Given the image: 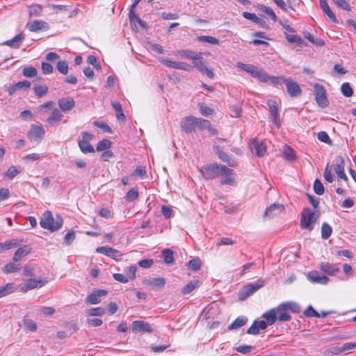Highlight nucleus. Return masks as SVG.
<instances>
[{
	"instance_id": "1",
	"label": "nucleus",
	"mask_w": 356,
	"mask_h": 356,
	"mask_svg": "<svg viewBox=\"0 0 356 356\" xmlns=\"http://www.w3.org/2000/svg\"><path fill=\"white\" fill-rule=\"evenodd\" d=\"M40 226L45 229L51 232L58 230L63 225V218L60 216L56 215L54 218L52 213L49 211H46L43 213V217L40 221Z\"/></svg>"
},
{
	"instance_id": "2",
	"label": "nucleus",
	"mask_w": 356,
	"mask_h": 356,
	"mask_svg": "<svg viewBox=\"0 0 356 356\" xmlns=\"http://www.w3.org/2000/svg\"><path fill=\"white\" fill-rule=\"evenodd\" d=\"M236 66L241 70L249 73L253 77L257 78L259 81H265V77H266V72L262 69L253 65L245 64L241 62H238Z\"/></svg>"
},
{
	"instance_id": "3",
	"label": "nucleus",
	"mask_w": 356,
	"mask_h": 356,
	"mask_svg": "<svg viewBox=\"0 0 356 356\" xmlns=\"http://www.w3.org/2000/svg\"><path fill=\"white\" fill-rule=\"evenodd\" d=\"M224 165L211 163L202 166L200 172L206 179H213L220 176Z\"/></svg>"
},
{
	"instance_id": "4",
	"label": "nucleus",
	"mask_w": 356,
	"mask_h": 356,
	"mask_svg": "<svg viewBox=\"0 0 356 356\" xmlns=\"http://www.w3.org/2000/svg\"><path fill=\"white\" fill-rule=\"evenodd\" d=\"M317 217L315 212L312 211L309 208H305L301 213L300 227L302 229H307L312 231L314 228L312 224L316 220Z\"/></svg>"
},
{
	"instance_id": "5",
	"label": "nucleus",
	"mask_w": 356,
	"mask_h": 356,
	"mask_svg": "<svg viewBox=\"0 0 356 356\" xmlns=\"http://www.w3.org/2000/svg\"><path fill=\"white\" fill-rule=\"evenodd\" d=\"M265 281L263 280H259L254 283L248 284L243 287L239 291L238 298L240 300H244L246 298L252 295L258 289L262 287L264 284Z\"/></svg>"
},
{
	"instance_id": "6",
	"label": "nucleus",
	"mask_w": 356,
	"mask_h": 356,
	"mask_svg": "<svg viewBox=\"0 0 356 356\" xmlns=\"http://www.w3.org/2000/svg\"><path fill=\"white\" fill-rule=\"evenodd\" d=\"M314 92L315 95V100L318 106L321 108L327 107L329 102L324 86L317 83H314Z\"/></svg>"
},
{
	"instance_id": "7",
	"label": "nucleus",
	"mask_w": 356,
	"mask_h": 356,
	"mask_svg": "<svg viewBox=\"0 0 356 356\" xmlns=\"http://www.w3.org/2000/svg\"><path fill=\"white\" fill-rule=\"evenodd\" d=\"M234 175V173L232 169L227 168L226 165H223L222 168V172L220 175V176L222 177L220 180V184L221 185L227 184L234 186L235 184Z\"/></svg>"
},
{
	"instance_id": "8",
	"label": "nucleus",
	"mask_w": 356,
	"mask_h": 356,
	"mask_svg": "<svg viewBox=\"0 0 356 356\" xmlns=\"http://www.w3.org/2000/svg\"><path fill=\"white\" fill-rule=\"evenodd\" d=\"M249 148L253 154L259 157L263 156L266 152V147L264 143L254 138L250 140Z\"/></svg>"
},
{
	"instance_id": "9",
	"label": "nucleus",
	"mask_w": 356,
	"mask_h": 356,
	"mask_svg": "<svg viewBox=\"0 0 356 356\" xmlns=\"http://www.w3.org/2000/svg\"><path fill=\"white\" fill-rule=\"evenodd\" d=\"M334 171L338 177L345 181L348 180V177L344 173V159L341 156H337L334 160Z\"/></svg>"
},
{
	"instance_id": "10",
	"label": "nucleus",
	"mask_w": 356,
	"mask_h": 356,
	"mask_svg": "<svg viewBox=\"0 0 356 356\" xmlns=\"http://www.w3.org/2000/svg\"><path fill=\"white\" fill-rule=\"evenodd\" d=\"M48 280L45 277H40L39 279H29L22 286V290L24 291H27L37 287H41L46 284Z\"/></svg>"
},
{
	"instance_id": "11",
	"label": "nucleus",
	"mask_w": 356,
	"mask_h": 356,
	"mask_svg": "<svg viewBox=\"0 0 356 356\" xmlns=\"http://www.w3.org/2000/svg\"><path fill=\"white\" fill-rule=\"evenodd\" d=\"M107 291L104 289H96L89 294L85 299L86 304L96 305L101 302V298L107 295Z\"/></svg>"
},
{
	"instance_id": "12",
	"label": "nucleus",
	"mask_w": 356,
	"mask_h": 356,
	"mask_svg": "<svg viewBox=\"0 0 356 356\" xmlns=\"http://www.w3.org/2000/svg\"><path fill=\"white\" fill-rule=\"evenodd\" d=\"M176 56L181 58H188L196 61L197 60H202V54L201 52H195L189 49L179 50L175 53Z\"/></svg>"
},
{
	"instance_id": "13",
	"label": "nucleus",
	"mask_w": 356,
	"mask_h": 356,
	"mask_svg": "<svg viewBox=\"0 0 356 356\" xmlns=\"http://www.w3.org/2000/svg\"><path fill=\"white\" fill-rule=\"evenodd\" d=\"M161 63L168 67L183 70L185 71H190L193 67L191 65L186 63L173 61L165 58L162 59Z\"/></svg>"
},
{
	"instance_id": "14",
	"label": "nucleus",
	"mask_w": 356,
	"mask_h": 356,
	"mask_svg": "<svg viewBox=\"0 0 356 356\" xmlns=\"http://www.w3.org/2000/svg\"><path fill=\"white\" fill-rule=\"evenodd\" d=\"M288 93L291 97L300 96L302 93V90L299 85L291 79H287L285 82Z\"/></svg>"
},
{
	"instance_id": "15",
	"label": "nucleus",
	"mask_w": 356,
	"mask_h": 356,
	"mask_svg": "<svg viewBox=\"0 0 356 356\" xmlns=\"http://www.w3.org/2000/svg\"><path fill=\"white\" fill-rule=\"evenodd\" d=\"M213 149L222 161L227 163L228 165L232 167L236 165V161L235 159L230 157L227 154L224 152L219 146L213 145Z\"/></svg>"
},
{
	"instance_id": "16",
	"label": "nucleus",
	"mask_w": 356,
	"mask_h": 356,
	"mask_svg": "<svg viewBox=\"0 0 356 356\" xmlns=\"http://www.w3.org/2000/svg\"><path fill=\"white\" fill-rule=\"evenodd\" d=\"M26 28L31 32H38L41 30H47L49 29V24L44 21L35 19L27 23Z\"/></svg>"
},
{
	"instance_id": "17",
	"label": "nucleus",
	"mask_w": 356,
	"mask_h": 356,
	"mask_svg": "<svg viewBox=\"0 0 356 356\" xmlns=\"http://www.w3.org/2000/svg\"><path fill=\"white\" fill-rule=\"evenodd\" d=\"M180 126L181 129L186 133H191L195 131V117L194 116H188L184 118L181 123Z\"/></svg>"
},
{
	"instance_id": "18",
	"label": "nucleus",
	"mask_w": 356,
	"mask_h": 356,
	"mask_svg": "<svg viewBox=\"0 0 356 356\" xmlns=\"http://www.w3.org/2000/svg\"><path fill=\"white\" fill-rule=\"evenodd\" d=\"M307 278L313 283H318L322 284H326L329 281V278L327 276L321 275L318 271L316 270L309 272L307 275Z\"/></svg>"
},
{
	"instance_id": "19",
	"label": "nucleus",
	"mask_w": 356,
	"mask_h": 356,
	"mask_svg": "<svg viewBox=\"0 0 356 356\" xmlns=\"http://www.w3.org/2000/svg\"><path fill=\"white\" fill-rule=\"evenodd\" d=\"M131 329L133 331L136 332H145L148 333H152L153 332V329L151 325L148 323L143 321H135L132 322Z\"/></svg>"
},
{
	"instance_id": "20",
	"label": "nucleus",
	"mask_w": 356,
	"mask_h": 356,
	"mask_svg": "<svg viewBox=\"0 0 356 356\" xmlns=\"http://www.w3.org/2000/svg\"><path fill=\"white\" fill-rule=\"evenodd\" d=\"M267 105L269 107L270 115L273 119V122L276 126H280V121H279V113H278V108L277 102L274 100H268L267 102Z\"/></svg>"
},
{
	"instance_id": "21",
	"label": "nucleus",
	"mask_w": 356,
	"mask_h": 356,
	"mask_svg": "<svg viewBox=\"0 0 356 356\" xmlns=\"http://www.w3.org/2000/svg\"><path fill=\"white\" fill-rule=\"evenodd\" d=\"M193 67H195L202 74H206L209 79H213L214 77V73L212 70L206 66L202 60H197L193 62Z\"/></svg>"
},
{
	"instance_id": "22",
	"label": "nucleus",
	"mask_w": 356,
	"mask_h": 356,
	"mask_svg": "<svg viewBox=\"0 0 356 356\" xmlns=\"http://www.w3.org/2000/svg\"><path fill=\"white\" fill-rule=\"evenodd\" d=\"M143 283L152 286V289H163L165 284V280L163 277L149 278L143 280Z\"/></svg>"
},
{
	"instance_id": "23",
	"label": "nucleus",
	"mask_w": 356,
	"mask_h": 356,
	"mask_svg": "<svg viewBox=\"0 0 356 356\" xmlns=\"http://www.w3.org/2000/svg\"><path fill=\"white\" fill-rule=\"evenodd\" d=\"M276 317L277 320L280 322L289 321L291 319V316L286 312V309L284 305L282 303L279 305L276 308Z\"/></svg>"
},
{
	"instance_id": "24",
	"label": "nucleus",
	"mask_w": 356,
	"mask_h": 356,
	"mask_svg": "<svg viewBox=\"0 0 356 356\" xmlns=\"http://www.w3.org/2000/svg\"><path fill=\"white\" fill-rule=\"evenodd\" d=\"M243 17L245 19H250V20L252 21L254 24H257L261 28H264V29L268 28L266 21L264 20L263 19L258 17L254 13H248V12H243Z\"/></svg>"
},
{
	"instance_id": "25",
	"label": "nucleus",
	"mask_w": 356,
	"mask_h": 356,
	"mask_svg": "<svg viewBox=\"0 0 356 356\" xmlns=\"http://www.w3.org/2000/svg\"><path fill=\"white\" fill-rule=\"evenodd\" d=\"M31 87V83L28 81H19L7 88V91L10 95H13L16 91L22 89H29Z\"/></svg>"
},
{
	"instance_id": "26",
	"label": "nucleus",
	"mask_w": 356,
	"mask_h": 356,
	"mask_svg": "<svg viewBox=\"0 0 356 356\" xmlns=\"http://www.w3.org/2000/svg\"><path fill=\"white\" fill-rule=\"evenodd\" d=\"M58 104L61 111L67 112L74 106L75 102L71 97L61 98L58 100Z\"/></svg>"
},
{
	"instance_id": "27",
	"label": "nucleus",
	"mask_w": 356,
	"mask_h": 356,
	"mask_svg": "<svg viewBox=\"0 0 356 356\" xmlns=\"http://www.w3.org/2000/svg\"><path fill=\"white\" fill-rule=\"evenodd\" d=\"M284 207L281 204H273L266 208L264 213L265 217L272 218L277 214V212H282Z\"/></svg>"
},
{
	"instance_id": "28",
	"label": "nucleus",
	"mask_w": 356,
	"mask_h": 356,
	"mask_svg": "<svg viewBox=\"0 0 356 356\" xmlns=\"http://www.w3.org/2000/svg\"><path fill=\"white\" fill-rule=\"evenodd\" d=\"M321 8L332 22H337L334 13L330 8L326 0H319Z\"/></svg>"
},
{
	"instance_id": "29",
	"label": "nucleus",
	"mask_w": 356,
	"mask_h": 356,
	"mask_svg": "<svg viewBox=\"0 0 356 356\" xmlns=\"http://www.w3.org/2000/svg\"><path fill=\"white\" fill-rule=\"evenodd\" d=\"M321 270L323 273L332 276L336 275L340 270L339 268H338L335 264L329 263H322L321 264Z\"/></svg>"
},
{
	"instance_id": "30",
	"label": "nucleus",
	"mask_w": 356,
	"mask_h": 356,
	"mask_svg": "<svg viewBox=\"0 0 356 356\" xmlns=\"http://www.w3.org/2000/svg\"><path fill=\"white\" fill-rule=\"evenodd\" d=\"M31 252V248L28 245H24L19 248L15 252L13 260L14 261H21L25 256Z\"/></svg>"
},
{
	"instance_id": "31",
	"label": "nucleus",
	"mask_w": 356,
	"mask_h": 356,
	"mask_svg": "<svg viewBox=\"0 0 356 356\" xmlns=\"http://www.w3.org/2000/svg\"><path fill=\"white\" fill-rule=\"evenodd\" d=\"M44 134V130L41 126L33 125L29 131V137L31 140H38Z\"/></svg>"
},
{
	"instance_id": "32",
	"label": "nucleus",
	"mask_w": 356,
	"mask_h": 356,
	"mask_svg": "<svg viewBox=\"0 0 356 356\" xmlns=\"http://www.w3.org/2000/svg\"><path fill=\"white\" fill-rule=\"evenodd\" d=\"M265 81H262L263 83H266L268 81H270V83L276 87H279L280 86H282V83L285 84L286 80L287 79H285L284 76H270L267 73H266Z\"/></svg>"
},
{
	"instance_id": "33",
	"label": "nucleus",
	"mask_w": 356,
	"mask_h": 356,
	"mask_svg": "<svg viewBox=\"0 0 356 356\" xmlns=\"http://www.w3.org/2000/svg\"><path fill=\"white\" fill-rule=\"evenodd\" d=\"M24 39V35L23 33H19L15 36L13 39L4 42L3 44H6L13 48H18L19 47Z\"/></svg>"
},
{
	"instance_id": "34",
	"label": "nucleus",
	"mask_w": 356,
	"mask_h": 356,
	"mask_svg": "<svg viewBox=\"0 0 356 356\" xmlns=\"http://www.w3.org/2000/svg\"><path fill=\"white\" fill-rule=\"evenodd\" d=\"M248 322V318L245 316H241L235 319L232 323L228 326V330H237L239 327L243 326Z\"/></svg>"
},
{
	"instance_id": "35",
	"label": "nucleus",
	"mask_w": 356,
	"mask_h": 356,
	"mask_svg": "<svg viewBox=\"0 0 356 356\" xmlns=\"http://www.w3.org/2000/svg\"><path fill=\"white\" fill-rule=\"evenodd\" d=\"M262 317L266 319L269 325L274 324L277 321L276 309L274 308L267 311L262 315Z\"/></svg>"
},
{
	"instance_id": "36",
	"label": "nucleus",
	"mask_w": 356,
	"mask_h": 356,
	"mask_svg": "<svg viewBox=\"0 0 356 356\" xmlns=\"http://www.w3.org/2000/svg\"><path fill=\"white\" fill-rule=\"evenodd\" d=\"M63 116V114L58 108H54L50 116L47 119V122L49 124H54V123L60 121Z\"/></svg>"
},
{
	"instance_id": "37",
	"label": "nucleus",
	"mask_w": 356,
	"mask_h": 356,
	"mask_svg": "<svg viewBox=\"0 0 356 356\" xmlns=\"http://www.w3.org/2000/svg\"><path fill=\"white\" fill-rule=\"evenodd\" d=\"M199 285V281L193 280L190 281L186 285H185L181 290L183 295H186L192 292Z\"/></svg>"
},
{
	"instance_id": "38",
	"label": "nucleus",
	"mask_w": 356,
	"mask_h": 356,
	"mask_svg": "<svg viewBox=\"0 0 356 356\" xmlns=\"http://www.w3.org/2000/svg\"><path fill=\"white\" fill-rule=\"evenodd\" d=\"M257 8L259 11L265 13L266 14L269 15L271 19L273 20L274 22H276L277 20V17L271 8L266 6L263 4H258Z\"/></svg>"
},
{
	"instance_id": "39",
	"label": "nucleus",
	"mask_w": 356,
	"mask_h": 356,
	"mask_svg": "<svg viewBox=\"0 0 356 356\" xmlns=\"http://www.w3.org/2000/svg\"><path fill=\"white\" fill-rule=\"evenodd\" d=\"M210 122L208 120L195 117V129L203 131L209 127Z\"/></svg>"
},
{
	"instance_id": "40",
	"label": "nucleus",
	"mask_w": 356,
	"mask_h": 356,
	"mask_svg": "<svg viewBox=\"0 0 356 356\" xmlns=\"http://www.w3.org/2000/svg\"><path fill=\"white\" fill-rule=\"evenodd\" d=\"M18 245L17 240L6 241L4 243H0V252H3L6 250L14 248Z\"/></svg>"
},
{
	"instance_id": "41",
	"label": "nucleus",
	"mask_w": 356,
	"mask_h": 356,
	"mask_svg": "<svg viewBox=\"0 0 356 356\" xmlns=\"http://www.w3.org/2000/svg\"><path fill=\"white\" fill-rule=\"evenodd\" d=\"M304 36L306 39H307L311 43L316 47H323L325 44V42L321 38H314L313 35L309 32H306L304 33Z\"/></svg>"
},
{
	"instance_id": "42",
	"label": "nucleus",
	"mask_w": 356,
	"mask_h": 356,
	"mask_svg": "<svg viewBox=\"0 0 356 356\" xmlns=\"http://www.w3.org/2000/svg\"><path fill=\"white\" fill-rule=\"evenodd\" d=\"M96 252L109 257H113L114 254L118 253V250L108 246L98 247Z\"/></svg>"
},
{
	"instance_id": "43",
	"label": "nucleus",
	"mask_w": 356,
	"mask_h": 356,
	"mask_svg": "<svg viewBox=\"0 0 356 356\" xmlns=\"http://www.w3.org/2000/svg\"><path fill=\"white\" fill-rule=\"evenodd\" d=\"M164 262L170 265L174 263L173 252L170 249H165L162 251Z\"/></svg>"
},
{
	"instance_id": "44",
	"label": "nucleus",
	"mask_w": 356,
	"mask_h": 356,
	"mask_svg": "<svg viewBox=\"0 0 356 356\" xmlns=\"http://www.w3.org/2000/svg\"><path fill=\"white\" fill-rule=\"evenodd\" d=\"M79 147L81 151L84 153H92L95 152L93 147L89 143V142L79 141Z\"/></svg>"
},
{
	"instance_id": "45",
	"label": "nucleus",
	"mask_w": 356,
	"mask_h": 356,
	"mask_svg": "<svg viewBox=\"0 0 356 356\" xmlns=\"http://www.w3.org/2000/svg\"><path fill=\"white\" fill-rule=\"evenodd\" d=\"M332 232V227L327 222H323L321 226V237L323 239H327L331 236Z\"/></svg>"
},
{
	"instance_id": "46",
	"label": "nucleus",
	"mask_w": 356,
	"mask_h": 356,
	"mask_svg": "<svg viewBox=\"0 0 356 356\" xmlns=\"http://www.w3.org/2000/svg\"><path fill=\"white\" fill-rule=\"evenodd\" d=\"M197 40L201 42H207L211 44H218V40L213 36L201 35L197 38Z\"/></svg>"
},
{
	"instance_id": "47",
	"label": "nucleus",
	"mask_w": 356,
	"mask_h": 356,
	"mask_svg": "<svg viewBox=\"0 0 356 356\" xmlns=\"http://www.w3.org/2000/svg\"><path fill=\"white\" fill-rule=\"evenodd\" d=\"M138 198V192L136 188L130 189L125 195L127 202H134Z\"/></svg>"
},
{
	"instance_id": "48",
	"label": "nucleus",
	"mask_w": 356,
	"mask_h": 356,
	"mask_svg": "<svg viewBox=\"0 0 356 356\" xmlns=\"http://www.w3.org/2000/svg\"><path fill=\"white\" fill-rule=\"evenodd\" d=\"M341 92L346 97H350L353 94V90L351 88L349 83H343L341 86Z\"/></svg>"
},
{
	"instance_id": "49",
	"label": "nucleus",
	"mask_w": 356,
	"mask_h": 356,
	"mask_svg": "<svg viewBox=\"0 0 356 356\" xmlns=\"http://www.w3.org/2000/svg\"><path fill=\"white\" fill-rule=\"evenodd\" d=\"M282 304L284 305L287 310H290L293 313H299L300 312V305L294 302H287Z\"/></svg>"
},
{
	"instance_id": "50",
	"label": "nucleus",
	"mask_w": 356,
	"mask_h": 356,
	"mask_svg": "<svg viewBox=\"0 0 356 356\" xmlns=\"http://www.w3.org/2000/svg\"><path fill=\"white\" fill-rule=\"evenodd\" d=\"M33 90L36 96L41 97L48 92V86L46 85L34 86Z\"/></svg>"
},
{
	"instance_id": "51",
	"label": "nucleus",
	"mask_w": 356,
	"mask_h": 356,
	"mask_svg": "<svg viewBox=\"0 0 356 356\" xmlns=\"http://www.w3.org/2000/svg\"><path fill=\"white\" fill-rule=\"evenodd\" d=\"M286 39L290 43H296L299 45H302L305 43L304 40L297 35L286 34Z\"/></svg>"
},
{
	"instance_id": "52",
	"label": "nucleus",
	"mask_w": 356,
	"mask_h": 356,
	"mask_svg": "<svg viewBox=\"0 0 356 356\" xmlns=\"http://www.w3.org/2000/svg\"><path fill=\"white\" fill-rule=\"evenodd\" d=\"M57 70L63 74H67L69 66L65 60H59L56 64Z\"/></svg>"
},
{
	"instance_id": "53",
	"label": "nucleus",
	"mask_w": 356,
	"mask_h": 356,
	"mask_svg": "<svg viewBox=\"0 0 356 356\" xmlns=\"http://www.w3.org/2000/svg\"><path fill=\"white\" fill-rule=\"evenodd\" d=\"M332 2L341 9L347 11L351 10L349 3L346 0H332Z\"/></svg>"
},
{
	"instance_id": "54",
	"label": "nucleus",
	"mask_w": 356,
	"mask_h": 356,
	"mask_svg": "<svg viewBox=\"0 0 356 356\" xmlns=\"http://www.w3.org/2000/svg\"><path fill=\"white\" fill-rule=\"evenodd\" d=\"M23 323H24V327L28 330L30 332H35L36 330H37V325H36V323L31 320V319H28V318H24V321H23Z\"/></svg>"
},
{
	"instance_id": "55",
	"label": "nucleus",
	"mask_w": 356,
	"mask_h": 356,
	"mask_svg": "<svg viewBox=\"0 0 356 356\" xmlns=\"http://www.w3.org/2000/svg\"><path fill=\"white\" fill-rule=\"evenodd\" d=\"M106 313V309L103 307H95L90 309L88 314L91 316H101Z\"/></svg>"
},
{
	"instance_id": "56",
	"label": "nucleus",
	"mask_w": 356,
	"mask_h": 356,
	"mask_svg": "<svg viewBox=\"0 0 356 356\" xmlns=\"http://www.w3.org/2000/svg\"><path fill=\"white\" fill-rule=\"evenodd\" d=\"M13 283H8L5 286L0 287V298L10 294L13 291Z\"/></svg>"
},
{
	"instance_id": "57",
	"label": "nucleus",
	"mask_w": 356,
	"mask_h": 356,
	"mask_svg": "<svg viewBox=\"0 0 356 356\" xmlns=\"http://www.w3.org/2000/svg\"><path fill=\"white\" fill-rule=\"evenodd\" d=\"M19 270V265H16L13 263H8L3 268V272L6 274L17 272Z\"/></svg>"
},
{
	"instance_id": "58",
	"label": "nucleus",
	"mask_w": 356,
	"mask_h": 356,
	"mask_svg": "<svg viewBox=\"0 0 356 356\" xmlns=\"http://www.w3.org/2000/svg\"><path fill=\"white\" fill-rule=\"evenodd\" d=\"M201 261L198 258L193 259L188 263V267L192 270H197L200 268Z\"/></svg>"
},
{
	"instance_id": "59",
	"label": "nucleus",
	"mask_w": 356,
	"mask_h": 356,
	"mask_svg": "<svg viewBox=\"0 0 356 356\" xmlns=\"http://www.w3.org/2000/svg\"><path fill=\"white\" fill-rule=\"evenodd\" d=\"M283 156L285 159L293 160L295 159V152L291 147L285 146L283 152Z\"/></svg>"
},
{
	"instance_id": "60",
	"label": "nucleus",
	"mask_w": 356,
	"mask_h": 356,
	"mask_svg": "<svg viewBox=\"0 0 356 356\" xmlns=\"http://www.w3.org/2000/svg\"><path fill=\"white\" fill-rule=\"evenodd\" d=\"M22 74L26 77H34L37 75V70L33 67H26L23 69Z\"/></svg>"
},
{
	"instance_id": "61",
	"label": "nucleus",
	"mask_w": 356,
	"mask_h": 356,
	"mask_svg": "<svg viewBox=\"0 0 356 356\" xmlns=\"http://www.w3.org/2000/svg\"><path fill=\"white\" fill-rule=\"evenodd\" d=\"M323 177L324 179L332 183L334 181V176L332 173V170L330 168V163H328L325 168V170L323 172Z\"/></svg>"
},
{
	"instance_id": "62",
	"label": "nucleus",
	"mask_w": 356,
	"mask_h": 356,
	"mask_svg": "<svg viewBox=\"0 0 356 356\" xmlns=\"http://www.w3.org/2000/svg\"><path fill=\"white\" fill-rule=\"evenodd\" d=\"M111 145V142L108 139L102 140L97 146V150L102 152L108 149Z\"/></svg>"
},
{
	"instance_id": "63",
	"label": "nucleus",
	"mask_w": 356,
	"mask_h": 356,
	"mask_svg": "<svg viewBox=\"0 0 356 356\" xmlns=\"http://www.w3.org/2000/svg\"><path fill=\"white\" fill-rule=\"evenodd\" d=\"M314 191L317 195H323L324 193V186L318 179H316L314 182Z\"/></svg>"
},
{
	"instance_id": "64",
	"label": "nucleus",
	"mask_w": 356,
	"mask_h": 356,
	"mask_svg": "<svg viewBox=\"0 0 356 356\" xmlns=\"http://www.w3.org/2000/svg\"><path fill=\"white\" fill-rule=\"evenodd\" d=\"M304 314L307 317L321 318V315L311 305H309L304 312Z\"/></svg>"
}]
</instances>
